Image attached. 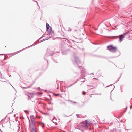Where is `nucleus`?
Listing matches in <instances>:
<instances>
[{
  "label": "nucleus",
  "mask_w": 132,
  "mask_h": 132,
  "mask_svg": "<svg viewBox=\"0 0 132 132\" xmlns=\"http://www.w3.org/2000/svg\"><path fill=\"white\" fill-rule=\"evenodd\" d=\"M46 28H50L51 27L49 25V24L47 23H46Z\"/></svg>",
  "instance_id": "nucleus-16"
},
{
  "label": "nucleus",
  "mask_w": 132,
  "mask_h": 132,
  "mask_svg": "<svg viewBox=\"0 0 132 132\" xmlns=\"http://www.w3.org/2000/svg\"><path fill=\"white\" fill-rule=\"evenodd\" d=\"M56 82H57V85L59 86V81H58V80L56 81Z\"/></svg>",
  "instance_id": "nucleus-29"
},
{
  "label": "nucleus",
  "mask_w": 132,
  "mask_h": 132,
  "mask_svg": "<svg viewBox=\"0 0 132 132\" xmlns=\"http://www.w3.org/2000/svg\"><path fill=\"white\" fill-rule=\"evenodd\" d=\"M30 86H28L27 87V88H30Z\"/></svg>",
  "instance_id": "nucleus-44"
},
{
  "label": "nucleus",
  "mask_w": 132,
  "mask_h": 132,
  "mask_svg": "<svg viewBox=\"0 0 132 132\" xmlns=\"http://www.w3.org/2000/svg\"><path fill=\"white\" fill-rule=\"evenodd\" d=\"M65 40H62L61 43V53L63 55H66V47L65 46Z\"/></svg>",
  "instance_id": "nucleus-1"
},
{
  "label": "nucleus",
  "mask_w": 132,
  "mask_h": 132,
  "mask_svg": "<svg viewBox=\"0 0 132 132\" xmlns=\"http://www.w3.org/2000/svg\"><path fill=\"white\" fill-rule=\"evenodd\" d=\"M37 79V78H36V79H35V81H36V80Z\"/></svg>",
  "instance_id": "nucleus-58"
},
{
  "label": "nucleus",
  "mask_w": 132,
  "mask_h": 132,
  "mask_svg": "<svg viewBox=\"0 0 132 132\" xmlns=\"http://www.w3.org/2000/svg\"><path fill=\"white\" fill-rule=\"evenodd\" d=\"M62 90L63 91H63V90H62L61 89V91H62Z\"/></svg>",
  "instance_id": "nucleus-62"
},
{
  "label": "nucleus",
  "mask_w": 132,
  "mask_h": 132,
  "mask_svg": "<svg viewBox=\"0 0 132 132\" xmlns=\"http://www.w3.org/2000/svg\"><path fill=\"white\" fill-rule=\"evenodd\" d=\"M50 100H52V98H51L50 99H49Z\"/></svg>",
  "instance_id": "nucleus-51"
},
{
  "label": "nucleus",
  "mask_w": 132,
  "mask_h": 132,
  "mask_svg": "<svg viewBox=\"0 0 132 132\" xmlns=\"http://www.w3.org/2000/svg\"><path fill=\"white\" fill-rule=\"evenodd\" d=\"M0 130L1 131V132H3L2 131V130H1L0 129Z\"/></svg>",
  "instance_id": "nucleus-56"
},
{
  "label": "nucleus",
  "mask_w": 132,
  "mask_h": 132,
  "mask_svg": "<svg viewBox=\"0 0 132 132\" xmlns=\"http://www.w3.org/2000/svg\"><path fill=\"white\" fill-rule=\"evenodd\" d=\"M54 62H55L56 63H58V62L57 61H54Z\"/></svg>",
  "instance_id": "nucleus-53"
},
{
  "label": "nucleus",
  "mask_w": 132,
  "mask_h": 132,
  "mask_svg": "<svg viewBox=\"0 0 132 132\" xmlns=\"http://www.w3.org/2000/svg\"><path fill=\"white\" fill-rule=\"evenodd\" d=\"M18 127H19V128H20V127L18 125Z\"/></svg>",
  "instance_id": "nucleus-45"
},
{
  "label": "nucleus",
  "mask_w": 132,
  "mask_h": 132,
  "mask_svg": "<svg viewBox=\"0 0 132 132\" xmlns=\"http://www.w3.org/2000/svg\"><path fill=\"white\" fill-rule=\"evenodd\" d=\"M36 89L40 91L41 90V89L40 87H38L37 88H36Z\"/></svg>",
  "instance_id": "nucleus-27"
},
{
  "label": "nucleus",
  "mask_w": 132,
  "mask_h": 132,
  "mask_svg": "<svg viewBox=\"0 0 132 132\" xmlns=\"http://www.w3.org/2000/svg\"><path fill=\"white\" fill-rule=\"evenodd\" d=\"M34 94L38 95L37 93H35L34 92H28L27 93V95L28 97V99L29 100L31 98L33 97Z\"/></svg>",
  "instance_id": "nucleus-5"
},
{
  "label": "nucleus",
  "mask_w": 132,
  "mask_h": 132,
  "mask_svg": "<svg viewBox=\"0 0 132 132\" xmlns=\"http://www.w3.org/2000/svg\"><path fill=\"white\" fill-rule=\"evenodd\" d=\"M61 96V97H62V96Z\"/></svg>",
  "instance_id": "nucleus-63"
},
{
  "label": "nucleus",
  "mask_w": 132,
  "mask_h": 132,
  "mask_svg": "<svg viewBox=\"0 0 132 132\" xmlns=\"http://www.w3.org/2000/svg\"><path fill=\"white\" fill-rule=\"evenodd\" d=\"M60 38L61 39V40H62V39H66V38Z\"/></svg>",
  "instance_id": "nucleus-30"
},
{
  "label": "nucleus",
  "mask_w": 132,
  "mask_h": 132,
  "mask_svg": "<svg viewBox=\"0 0 132 132\" xmlns=\"http://www.w3.org/2000/svg\"><path fill=\"white\" fill-rule=\"evenodd\" d=\"M36 1V2L37 3V4L38 5V7H39V5L38 4V2L37 1Z\"/></svg>",
  "instance_id": "nucleus-34"
},
{
  "label": "nucleus",
  "mask_w": 132,
  "mask_h": 132,
  "mask_svg": "<svg viewBox=\"0 0 132 132\" xmlns=\"http://www.w3.org/2000/svg\"><path fill=\"white\" fill-rule=\"evenodd\" d=\"M124 37V36L123 35H120L119 39V40L120 41H121L123 39V38Z\"/></svg>",
  "instance_id": "nucleus-10"
},
{
  "label": "nucleus",
  "mask_w": 132,
  "mask_h": 132,
  "mask_svg": "<svg viewBox=\"0 0 132 132\" xmlns=\"http://www.w3.org/2000/svg\"><path fill=\"white\" fill-rule=\"evenodd\" d=\"M88 121L87 120H86L84 121L83 122L84 125L86 127H87L88 126Z\"/></svg>",
  "instance_id": "nucleus-7"
},
{
  "label": "nucleus",
  "mask_w": 132,
  "mask_h": 132,
  "mask_svg": "<svg viewBox=\"0 0 132 132\" xmlns=\"http://www.w3.org/2000/svg\"><path fill=\"white\" fill-rule=\"evenodd\" d=\"M52 27L50 28H47L46 31L47 32L52 31Z\"/></svg>",
  "instance_id": "nucleus-11"
},
{
  "label": "nucleus",
  "mask_w": 132,
  "mask_h": 132,
  "mask_svg": "<svg viewBox=\"0 0 132 132\" xmlns=\"http://www.w3.org/2000/svg\"><path fill=\"white\" fill-rule=\"evenodd\" d=\"M51 103H51V102H49V103H48V104H51Z\"/></svg>",
  "instance_id": "nucleus-48"
},
{
  "label": "nucleus",
  "mask_w": 132,
  "mask_h": 132,
  "mask_svg": "<svg viewBox=\"0 0 132 132\" xmlns=\"http://www.w3.org/2000/svg\"><path fill=\"white\" fill-rule=\"evenodd\" d=\"M13 116L14 117H15L16 116V114H14Z\"/></svg>",
  "instance_id": "nucleus-41"
},
{
  "label": "nucleus",
  "mask_w": 132,
  "mask_h": 132,
  "mask_svg": "<svg viewBox=\"0 0 132 132\" xmlns=\"http://www.w3.org/2000/svg\"><path fill=\"white\" fill-rule=\"evenodd\" d=\"M86 94V93L85 92H83V94L84 95H85Z\"/></svg>",
  "instance_id": "nucleus-32"
},
{
  "label": "nucleus",
  "mask_w": 132,
  "mask_h": 132,
  "mask_svg": "<svg viewBox=\"0 0 132 132\" xmlns=\"http://www.w3.org/2000/svg\"><path fill=\"white\" fill-rule=\"evenodd\" d=\"M72 60L74 64L77 63L79 67H80L82 65V64L81 63L78 57L76 55L73 56L72 58Z\"/></svg>",
  "instance_id": "nucleus-2"
},
{
  "label": "nucleus",
  "mask_w": 132,
  "mask_h": 132,
  "mask_svg": "<svg viewBox=\"0 0 132 132\" xmlns=\"http://www.w3.org/2000/svg\"><path fill=\"white\" fill-rule=\"evenodd\" d=\"M80 69L81 71V73H84L85 72V71L84 70V68H83L82 67L80 68Z\"/></svg>",
  "instance_id": "nucleus-14"
},
{
  "label": "nucleus",
  "mask_w": 132,
  "mask_h": 132,
  "mask_svg": "<svg viewBox=\"0 0 132 132\" xmlns=\"http://www.w3.org/2000/svg\"><path fill=\"white\" fill-rule=\"evenodd\" d=\"M54 31H52V32L51 33H52V34H54Z\"/></svg>",
  "instance_id": "nucleus-40"
},
{
  "label": "nucleus",
  "mask_w": 132,
  "mask_h": 132,
  "mask_svg": "<svg viewBox=\"0 0 132 132\" xmlns=\"http://www.w3.org/2000/svg\"><path fill=\"white\" fill-rule=\"evenodd\" d=\"M45 34H44L43 35L39 38L38 39V40L39 41V40L41 38H42L43 37L45 36Z\"/></svg>",
  "instance_id": "nucleus-20"
},
{
  "label": "nucleus",
  "mask_w": 132,
  "mask_h": 132,
  "mask_svg": "<svg viewBox=\"0 0 132 132\" xmlns=\"http://www.w3.org/2000/svg\"><path fill=\"white\" fill-rule=\"evenodd\" d=\"M22 88L23 89H27V87H23V88Z\"/></svg>",
  "instance_id": "nucleus-35"
},
{
  "label": "nucleus",
  "mask_w": 132,
  "mask_h": 132,
  "mask_svg": "<svg viewBox=\"0 0 132 132\" xmlns=\"http://www.w3.org/2000/svg\"><path fill=\"white\" fill-rule=\"evenodd\" d=\"M12 112H13V111H12V112H11V113H9L8 114H11V113H12Z\"/></svg>",
  "instance_id": "nucleus-52"
},
{
  "label": "nucleus",
  "mask_w": 132,
  "mask_h": 132,
  "mask_svg": "<svg viewBox=\"0 0 132 132\" xmlns=\"http://www.w3.org/2000/svg\"><path fill=\"white\" fill-rule=\"evenodd\" d=\"M5 60V58L4 57V59H3L2 60H3V61H4Z\"/></svg>",
  "instance_id": "nucleus-43"
},
{
  "label": "nucleus",
  "mask_w": 132,
  "mask_h": 132,
  "mask_svg": "<svg viewBox=\"0 0 132 132\" xmlns=\"http://www.w3.org/2000/svg\"><path fill=\"white\" fill-rule=\"evenodd\" d=\"M53 120H54V121H52V122L54 123H56L55 122V120H56V118L55 117H54L53 118Z\"/></svg>",
  "instance_id": "nucleus-17"
},
{
  "label": "nucleus",
  "mask_w": 132,
  "mask_h": 132,
  "mask_svg": "<svg viewBox=\"0 0 132 132\" xmlns=\"http://www.w3.org/2000/svg\"><path fill=\"white\" fill-rule=\"evenodd\" d=\"M35 1V2H36V1H35V0H34V1Z\"/></svg>",
  "instance_id": "nucleus-61"
},
{
  "label": "nucleus",
  "mask_w": 132,
  "mask_h": 132,
  "mask_svg": "<svg viewBox=\"0 0 132 132\" xmlns=\"http://www.w3.org/2000/svg\"><path fill=\"white\" fill-rule=\"evenodd\" d=\"M28 119L29 120V127L31 128V123H30V121L29 119V118H28Z\"/></svg>",
  "instance_id": "nucleus-21"
},
{
  "label": "nucleus",
  "mask_w": 132,
  "mask_h": 132,
  "mask_svg": "<svg viewBox=\"0 0 132 132\" xmlns=\"http://www.w3.org/2000/svg\"><path fill=\"white\" fill-rule=\"evenodd\" d=\"M51 38V36H50V37H49V38H48V37H46L45 39H43L41 40L40 41H39V43L42 42H43V41H45V40H48V39H50Z\"/></svg>",
  "instance_id": "nucleus-9"
},
{
  "label": "nucleus",
  "mask_w": 132,
  "mask_h": 132,
  "mask_svg": "<svg viewBox=\"0 0 132 132\" xmlns=\"http://www.w3.org/2000/svg\"><path fill=\"white\" fill-rule=\"evenodd\" d=\"M130 108L131 109H132V106H130Z\"/></svg>",
  "instance_id": "nucleus-50"
},
{
  "label": "nucleus",
  "mask_w": 132,
  "mask_h": 132,
  "mask_svg": "<svg viewBox=\"0 0 132 132\" xmlns=\"http://www.w3.org/2000/svg\"><path fill=\"white\" fill-rule=\"evenodd\" d=\"M4 64H3L2 65V66H3L4 65Z\"/></svg>",
  "instance_id": "nucleus-57"
},
{
  "label": "nucleus",
  "mask_w": 132,
  "mask_h": 132,
  "mask_svg": "<svg viewBox=\"0 0 132 132\" xmlns=\"http://www.w3.org/2000/svg\"><path fill=\"white\" fill-rule=\"evenodd\" d=\"M30 118L31 120H31L35 119H34L35 117H34V116L33 115H31L30 116Z\"/></svg>",
  "instance_id": "nucleus-15"
},
{
  "label": "nucleus",
  "mask_w": 132,
  "mask_h": 132,
  "mask_svg": "<svg viewBox=\"0 0 132 132\" xmlns=\"http://www.w3.org/2000/svg\"><path fill=\"white\" fill-rule=\"evenodd\" d=\"M59 86H57V89H59Z\"/></svg>",
  "instance_id": "nucleus-39"
},
{
  "label": "nucleus",
  "mask_w": 132,
  "mask_h": 132,
  "mask_svg": "<svg viewBox=\"0 0 132 132\" xmlns=\"http://www.w3.org/2000/svg\"><path fill=\"white\" fill-rule=\"evenodd\" d=\"M60 104L62 105H64L65 106L66 103L65 102L62 101L60 102Z\"/></svg>",
  "instance_id": "nucleus-12"
},
{
  "label": "nucleus",
  "mask_w": 132,
  "mask_h": 132,
  "mask_svg": "<svg viewBox=\"0 0 132 132\" xmlns=\"http://www.w3.org/2000/svg\"><path fill=\"white\" fill-rule=\"evenodd\" d=\"M32 70V69H29L28 70V71L29 73H30L31 72V71Z\"/></svg>",
  "instance_id": "nucleus-25"
},
{
  "label": "nucleus",
  "mask_w": 132,
  "mask_h": 132,
  "mask_svg": "<svg viewBox=\"0 0 132 132\" xmlns=\"http://www.w3.org/2000/svg\"><path fill=\"white\" fill-rule=\"evenodd\" d=\"M64 117H66V115H65H65H64Z\"/></svg>",
  "instance_id": "nucleus-55"
},
{
  "label": "nucleus",
  "mask_w": 132,
  "mask_h": 132,
  "mask_svg": "<svg viewBox=\"0 0 132 132\" xmlns=\"http://www.w3.org/2000/svg\"><path fill=\"white\" fill-rule=\"evenodd\" d=\"M54 54V53H53V52L50 51V49L48 48L47 50V53L45 55L44 57V59L46 60L47 62H48V61L46 59V57L49 56H52Z\"/></svg>",
  "instance_id": "nucleus-3"
},
{
  "label": "nucleus",
  "mask_w": 132,
  "mask_h": 132,
  "mask_svg": "<svg viewBox=\"0 0 132 132\" xmlns=\"http://www.w3.org/2000/svg\"><path fill=\"white\" fill-rule=\"evenodd\" d=\"M32 127H33L34 128L35 126V123H33V124H32Z\"/></svg>",
  "instance_id": "nucleus-28"
},
{
  "label": "nucleus",
  "mask_w": 132,
  "mask_h": 132,
  "mask_svg": "<svg viewBox=\"0 0 132 132\" xmlns=\"http://www.w3.org/2000/svg\"><path fill=\"white\" fill-rule=\"evenodd\" d=\"M36 44H35L34 43L33 44H32V45H30V46H29L27 47V48L29 47L32 46H34V45H36ZM26 48H26H23V49H22V50H20L19 51H18V52H16L14 53H12L11 54H8V55H11V54H13V55H15V54H17V53H19L20 52L22 51L25 48Z\"/></svg>",
  "instance_id": "nucleus-6"
},
{
  "label": "nucleus",
  "mask_w": 132,
  "mask_h": 132,
  "mask_svg": "<svg viewBox=\"0 0 132 132\" xmlns=\"http://www.w3.org/2000/svg\"><path fill=\"white\" fill-rule=\"evenodd\" d=\"M43 114L45 115H48L49 114V113H44Z\"/></svg>",
  "instance_id": "nucleus-26"
},
{
  "label": "nucleus",
  "mask_w": 132,
  "mask_h": 132,
  "mask_svg": "<svg viewBox=\"0 0 132 132\" xmlns=\"http://www.w3.org/2000/svg\"><path fill=\"white\" fill-rule=\"evenodd\" d=\"M20 128H19L18 130V132H19L20 130Z\"/></svg>",
  "instance_id": "nucleus-36"
},
{
  "label": "nucleus",
  "mask_w": 132,
  "mask_h": 132,
  "mask_svg": "<svg viewBox=\"0 0 132 132\" xmlns=\"http://www.w3.org/2000/svg\"><path fill=\"white\" fill-rule=\"evenodd\" d=\"M31 130L30 131L31 132H36L35 129L33 127H31Z\"/></svg>",
  "instance_id": "nucleus-13"
},
{
  "label": "nucleus",
  "mask_w": 132,
  "mask_h": 132,
  "mask_svg": "<svg viewBox=\"0 0 132 132\" xmlns=\"http://www.w3.org/2000/svg\"><path fill=\"white\" fill-rule=\"evenodd\" d=\"M92 87H93L92 88H91L92 89H93V88H94V87L93 86H92Z\"/></svg>",
  "instance_id": "nucleus-54"
},
{
  "label": "nucleus",
  "mask_w": 132,
  "mask_h": 132,
  "mask_svg": "<svg viewBox=\"0 0 132 132\" xmlns=\"http://www.w3.org/2000/svg\"><path fill=\"white\" fill-rule=\"evenodd\" d=\"M57 95H59V94L58 93V94H57Z\"/></svg>",
  "instance_id": "nucleus-59"
},
{
  "label": "nucleus",
  "mask_w": 132,
  "mask_h": 132,
  "mask_svg": "<svg viewBox=\"0 0 132 132\" xmlns=\"http://www.w3.org/2000/svg\"><path fill=\"white\" fill-rule=\"evenodd\" d=\"M107 48L109 51L113 52H116L117 50L116 47H113L112 45L108 46H107Z\"/></svg>",
  "instance_id": "nucleus-4"
},
{
  "label": "nucleus",
  "mask_w": 132,
  "mask_h": 132,
  "mask_svg": "<svg viewBox=\"0 0 132 132\" xmlns=\"http://www.w3.org/2000/svg\"><path fill=\"white\" fill-rule=\"evenodd\" d=\"M51 32L52 31L48 32V33L46 34V35H50L51 34Z\"/></svg>",
  "instance_id": "nucleus-22"
},
{
  "label": "nucleus",
  "mask_w": 132,
  "mask_h": 132,
  "mask_svg": "<svg viewBox=\"0 0 132 132\" xmlns=\"http://www.w3.org/2000/svg\"><path fill=\"white\" fill-rule=\"evenodd\" d=\"M94 79H96L97 80H98V79H97L96 78H93V80Z\"/></svg>",
  "instance_id": "nucleus-38"
},
{
  "label": "nucleus",
  "mask_w": 132,
  "mask_h": 132,
  "mask_svg": "<svg viewBox=\"0 0 132 132\" xmlns=\"http://www.w3.org/2000/svg\"><path fill=\"white\" fill-rule=\"evenodd\" d=\"M4 77L3 76H2L1 73L0 74V81L2 82L4 81Z\"/></svg>",
  "instance_id": "nucleus-8"
},
{
  "label": "nucleus",
  "mask_w": 132,
  "mask_h": 132,
  "mask_svg": "<svg viewBox=\"0 0 132 132\" xmlns=\"http://www.w3.org/2000/svg\"><path fill=\"white\" fill-rule=\"evenodd\" d=\"M35 80L32 83V84H32V85H33V84L35 83Z\"/></svg>",
  "instance_id": "nucleus-31"
},
{
  "label": "nucleus",
  "mask_w": 132,
  "mask_h": 132,
  "mask_svg": "<svg viewBox=\"0 0 132 132\" xmlns=\"http://www.w3.org/2000/svg\"><path fill=\"white\" fill-rule=\"evenodd\" d=\"M48 110H50L52 111L53 110V109H51V108H48Z\"/></svg>",
  "instance_id": "nucleus-33"
},
{
  "label": "nucleus",
  "mask_w": 132,
  "mask_h": 132,
  "mask_svg": "<svg viewBox=\"0 0 132 132\" xmlns=\"http://www.w3.org/2000/svg\"><path fill=\"white\" fill-rule=\"evenodd\" d=\"M6 116L4 119H2V120H1V121H0V123L2 122V121H4V120H5V119H6Z\"/></svg>",
  "instance_id": "nucleus-24"
},
{
  "label": "nucleus",
  "mask_w": 132,
  "mask_h": 132,
  "mask_svg": "<svg viewBox=\"0 0 132 132\" xmlns=\"http://www.w3.org/2000/svg\"><path fill=\"white\" fill-rule=\"evenodd\" d=\"M24 111L26 114H29V111L27 110H24Z\"/></svg>",
  "instance_id": "nucleus-18"
},
{
  "label": "nucleus",
  "mask_w": 132,
  "mask_h": 132,
  "mask_svg": "<svg viewBox=\"0 0 132 132\" xmlns=\"http://www.w3.org/2000/svg\"><path fill=\"white\" fill-rule=\"evenodd\" d=\"M5 55L4 54H0V55Z\"/></svg>",
  "instance_id": "nucleus-37"
},
{
  "label": "nucleus",
  "mask_w": 132,
  "mask_h": 132,
  "mask_svg": "<svg viewBox=\"0 0 132 132\" xmlns=\"http://www.w3.org/2000/svg\"><path fill=\"white\" fill-rule=\"evenodd\" d=\"M74 103H76V102H73Z\"/></svg>",
  "instance_id": "nucleus-60"
},
{
  "label": "nucleus",
  "mask_w": 132,
  "mask_h": 132,
  "mask_svg": "<svg viewBox=\"0 0 132 132\" xmlns=\"http://www.w3.org/2000/svg\"><path fill=\"white\" fill-rule=\"evenodd\" d=\"M3 61H3V60H1V62L3 63Z\"/></svg>",
  "instance_id": "nucleus-46"
},
{
  "label": "nucleus",
  "mask_w": 132,
  "mask_h": 132,
  "mask_svg": "<svg viewBox=\"0 0 132 132\" xmlns=\"http://www.w3.org/2000/svg\"><path fill=\"white\" fill-rule=\"evenodd\" d=\"M31 124H33V123H34L35 119L31 120Z\"/></svg>",
  "instance_id": "nucleus-19"
},
{
  "label": "nucleus",
  "mask_w": 132,
  "mask_h": 132,
  "mask_svg": "<svg viewBox=\"0 0 132 132\" xmlns=\"http://www.w3.org/2000/svg\"><path fill=\"white\" fill-rule=\"evenodd\" d=\"M76 116L78 118H81V116H80L79 114H77Z\"/></svg>",
  "instance_id": "nucleus-23"
},
{
  "label": "nucleus",
  "mask_w": 132,
  "mask_h": 132,
  "mask_svg": "<svg viewBox=\"0 0 132 132\" xmlns=\"http://www.w3.org/2000/svg\"><path fill=\"white\" fill-rule=\"evenodd\" d=\"M66 127V126H65V128Z\"/></svg>",
  "instance_id": "nucleus-64"
},
{
  "label": "nucleus",
  "mask_w": 132,
  "mask_h": 132,
  "mask_svg": "<svg viewBox=\"0 0 132 132\" xmlns=\"http://www.w3.org/2000/svg\"><path fill=\"white\" fill-rule=\"evenodd\" d=\"M68 31H71V29H70V30H68Z\"/></svg>",
  "instance_id": "nucleus-47"
},
{
  "label": "nucleus",
  "mask_w": 132,
  "mask_h": 132,
  "mask_svg": "<svg viewBox=\"0 0 132 132\" xmlns=\"http://www.w3.org/2000/svg\"><path fill=\"white\" fill-rule=\"evenodd\" d=\"M127 32H126V33H124V34H123V35H125L126 34H127Z\"/></svg>",
  "instance_id": "nucleus-42"
},
{
  "label": "nucleus",
  "mask_w": 132,
  "mask_h": 132,
  "mask_svg": "<svg viewBox=\"0 0 132 132\" xmlns=\"http://www.w3.org/2000/svg\"><path fill=\"white\" fill-rule=\"evenodd\" d=\"M32 86V84H31L30 85V87Z\"/></svg>",
  "instance_id": "nucleus-49"
}]
</instances>
